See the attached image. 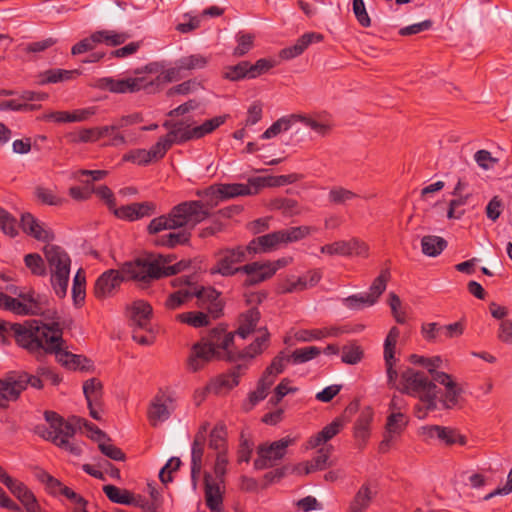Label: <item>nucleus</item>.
Returning a JSON list of instances; mask_svg holds the SVG:
<instances>
[{
    "label": "nucleus",
    "mask_w": 512,
    "mask_h": 512,
    "mask_svg": "<svg viewBox=\"0 0 512 512\" xmlns=\"http://www.w3.org/2000/svg\"><path fill=\"white\" fill-rule=\"evenodd\" d=\"M27 385L33 388L41 389L42 380L39 376L29 375L28 373H19L0 380V406L5 407L8 401L16 400L20 393L26 389Z\"/></svg>",
    "instance_id": "9d476101"
},
{
    "label": "nucleus",
    "mask_w": 512,
    "mask_h": 512,
    "mask_svg": "<svg viewBox=\"0 0 512 512\" xmlns=\"http://www.w3.org/2000/svg\"><path fill=\"white\" fill-rule=\"evenodd\" d=\"M373 421V411L367 407L361 411L355 423V437L366 439L369 436L370 425Z\"/></svg>",
    "instance_id": "49530a36"
},
{
    "label": "nucleus",
    "mask_w": 512,
    "mask_h": 512,
    "mask_svg": "<svg viewBox=\"0 0 512 512\" xmlns=\"http://www.w3.org/2000/svg\"><path fill=\"white\" fill-rule=\"evenodd\" d=\"M423 432L430 438L437 437L447 445L459 444L464 446L467 444V438L451 428L434 425L423 427Z\"/></svg>",
    "instance_id": "2f4dec72"
},
{
    "label": "nucleus",
    "mask_w": 512,
    "mask_h": 512,
    "mask_svg": "<svg viewBox=\"0 0 512 512\" xmlns=\"http://www.w3.org/2000/svg\"><path fill=\"white\" fill-rule=\"evenodd\" d=\"M45 419L48 422V427L39 428L41 436L61 449L79 456L82 453V448L71 440L76 431L75 427L55 412H46Z\"/></svg>",
    "instance_id": "0eeeda50"
},
{
    "label": "nucleus",
    "mask_w": 512,
    "mask_h": 512,
    "mask_svg": "<svg viewBox=\"0 0 512 512\" xmlns=\"http://www.w3.org/2000/svg\"><path fill=\"white\" fill-rule=\"evenodd\" d=\"M95 114L92 107L76 109L73 112L55 111L47 115V119L57 123L83 122Z\"/></svg>",
    "instance_id": "72a5a7b5"
},
{
    "label": "nucleus",
    "mask_w": 512,
    "mask_h": 512,
    "mask_svg": "<svg viewBox=\"0 0 512 512\" xmlns=\"http://www.w3.org/2000/svg\"><path fill=\"white\" fill-rule=\"evenodd\" d=\"M399 337L400 330L398 327L393 326L389 330L383 344V359L387 376V384L389 387H395L396 380L398 378L396 365L399 362V359L396 357V348Z\"/></svg>",
    "instance_id": "f3484780"
},
{
    "label": "nucleus",
    "mask_w": 512,
    "mask_h": 512,
    "mask_svg": "<svg viewBox=\"0 0 512 512\" xmlns=\"http://www.w3.org/2000/svg\"><path fill=\"white\" fill-rule=\"evenodd\" d=\"M234 337V332H228L224 327L218 326L213 328L203 340L210 348H213L217 359L234 361L236 353Z\"/></svg>",
    "instance_id": "2eb2a0df"
},
{
    "label": "nucleus",
    "mask_w": 512,
    "mask_h": 512,
    "mask_svg": "<svg viewBox=\"0 0 512 512\" xmlns=\"http://www.w3.org/2000/svg\"><path fill=\"white\" fill-rule=\"evenodd\" d=\"M209 447L218 452H227L226 431L222 424L216 425L210 432Z\"/></svg>",
    "instance_id": "603ef678"
},
{
    "label": "nucleus",
    "mask_w": 512,
    "mask_h": 512,
    "mask_svg": "<svg viewBox=\"0 0 512 512\" xmlns=\"http://www.w3.org/2000/svg\"><path fill=\"white\" fill-rule=\"evenodd\" d=\"M247 364H238L230 373L220 375L210 385L209 390L221 394L238 385L239 378L247 370Z\"/></svg>",
    "instance_id": "cd10ccee"
},
{
    "label": "nucleus",
    "mask_w": 512,
    "mask_h": 512,
    "mask_svg": "<svg viewBox=\"0 0 512 512\" xmlns=\"http://www.w3.org/2000/svg\"><path fill=\"white\" fill-rule=\"evenodd\" d=\"M82 72L79 69L66 70V69H49L44 71L40 75V83L45 84H56L60 82H67L74 80L80 76Z\"/></svg>",
    "instance_id": "c9c22d12"
},
{
    "label": "nucleus",
    "mask_w": 512,
    "mask_h": 512,
    "mask_svg": "<svg viewBox=\"0 0 512 512\" xmlns=\"http://www.w3.org/2000/svg\"><path fill=\"white\" fill-rule=\"evenodd\" d=\"M130 318L137 328L148 329L152 315L151 305L144 300H135L129 307Z\"/></svg>",
    "instance_id": "473e14b6"
},
{
    "label": "nucleus",
    "mask_w": 512,
    "mask_h": 512,
    "mask_svg": "<svg viewBox=\"0 0 512 512\" xmlns=\"http://www.w3.org/2000/svg\"><path fill=\"white\" fill-rule=\"evenodd\" d=\"M313 231L312 227L306 225L282 229L285 244L300 241L309 236Z\"/></svg>",
    "instance_id": "052dcab7"
},
{
    "label": "nucleus",
    "mask_w": 512,
    "mask_h": 512,
    "mask_svg": "<svg viewBox=\"0 0 512 512\" xmlns=\"http://www.w3.org/2000/svg\"><path fill=\"white\" fill-rule=\"evenodd\" d=\"M247 254H251L250 249H248V245L227 248L219 251L216 263L211 267L210 273L220 274L222 276H232L241 272V266L237 267L236 264L244 262Z\"/></svg>",
    "instance_id": "f8f14e48"
},
{
    "label": "nucleus",
    "mask_w": 512,
    "mask_h": 512,
    "mask_svg": "<svg viewBox=\"0 0 512 512\" xmlns=\"http://www.w3.org/2000/svg\"><path fill=\"white\" fill-rule=\"evenodd\" d=\"M94 127L82 128L65 134V139L69 144H82L96 142Z\"/></svg>",
    "instance_id": "6e6d98bb"
},
{
    "label": "nucleus",
    "mask_w": 512,
    "mask_h": 512,
    "mask_svg": "<svg viewBox=\"0 0 512 512\" xmlns=\"http://www.w3.org/2000/svg\"><path fill=\"white\" fill-rule=\"evenodd\" d=\"M43 252L50 272L51 286L56 295L63 298L67 294L70 280V256L62 247L53 244H47Z\"/></svg>",
    "instance_id": "423d86ee"
},
{
    "label": "nucleus",
    "mask_w": 512,
    "mask_h": 512,
    "mask_svg": "<svg viewBox=\"0 0 512 512\" xmlns=\"http://www.w3.org/2000/svg\"><path fill=\"white\" fill-rule=\"evenodd\" d=\"M296 437L286 436L270 444H262L258 447V457L254 461V467L258 470L273 467L285 456L287 447L296 442Z\"/></svg>",
    "instance_id": "ddd939ff"
},
{
    "label": "nucleus",
    "mask_w": 512,
    "mask_h": 512,
    "mask_svg": "<svg viewBox=\"0 0 512 512\" xmlns=\"http://www.w3.org/2000/svg\"><path fill=\"white\" fill-rule=\"evenodd\" d=\"M214 358H217V356L213 348H210L204 340H202L193 345L187 360V367L190 371L196 372Z\"/></svg>",
    "instance_id": "bb28decb"
},
{
    "label": "nucleus",
    "mask_w": 512,
    "mask_h": 512,
    "mask_svg": "<svg viewBox=\"0 0 512 512\" xmlns=\"http://www.w3.org/2000/svg\"><path fill=\"white\" fill-rule=\"evenodd\" d=\"M204 432L205 427H203V431H199L196 434L191 448V481L194 488L197 485V479L202 470V459L206 441Z\"/></svg>",
    "instance_id": "c85d7f7f"
},
{
    "label": "nucleus",
    "mask_w": 512,
    "mask_h": 512,
    "mask_svg": "<svg viewBox=\"0 0 512 512\" xmlns=\"http://www.w3.org/2000/svg\"><path fill=\"white\" fill-rule=\"evenodd\" d=\"M225 120L226 116H216L195 127H190L189 125H184L182 123L170 125L168 121H166L163 126L170 129L165 136L170 140L171 145H173L174 143H183L192 139H200L212 133L224 124Z\"/></svg>",
    "instance_id": "6e6552de"
},
{
    "label": "nucleus",
    "mask_w": 512,
    "mask_h": 512,
    "mask_svg": "<svg viewBox=\"0 0 512 512\" xmlns=\"http://www.w3.org/2000/svg\"><path fill=\"white\" fill-rule=\"evenodd\" d=\"M273 382L271 379L262 376L258 382L257 389L249 394L248 403L244 404L246 410L252 409L257 403L265 399Z\"/></svg>",
    "instance_id": "c03bdc74"
},
{
    "label": "nucleus",
    "mask_w": 512,
    "mask_h": 512,
    "mask_svg": "<svg viewBox=\"0 0 512 512\" xmlns=\"http://www.w3.org/2000/svg\"><path fill=\"white\" fill-rule=\"evenodd\" d=\"M38 321H25L24 323H10L0 320V344L7 343L8 336L12 335L16 343L28 350H34L39 347V343L32 339L34 333H39Z\"/></svg>",
    "instance_id": "1a4fd4ad"
},
{
    "label": "nucleus",
    "mask_w": 512,
    "mask_h": 512,
    "mask_svg": "<svg viewBox=\"0 0 512 512\" xmlns=\"http://www.w3.org/2000/svg\"><path fill=\"white\" fill-rule=\"evenodd\" d=\"M281 245H286L282 230L268 233L251 240L248 244L250 253H266L278 249Z\"/></svg>",
    "instance_id": "b1692460"
},
{
    "label": "nucleus",
    "mask_w": 512,
    "mask_h": 512,
    "mask_svg": "<svg viewBox=\"0 0 512 512\" xmlns=\"http://www.w3.org/2000/svg\"><path fill=\"white\" fill-rule=\"evenodd\" d=\"M305 282L302 277L289 276L279 283L278 291L280 293H293L297 291L305 290Z\"/></svg>",
    "instance_id": "69168bd1"
},
{
    "label": "nucleus",
    "mask_w": 512,
    "mask_h": 512,
    "mask_svg": "<svg viewBox=\"0 0 512 512\" xmlns=\"http://www.w3.org/2000/svg\"><path fill=\"white\" fill-rule=\"evenodd\" d=\"M23 302L0 292V308L18 315H38L43 310L45 298L36 297L34 294L21 295Z\"/></svg>",
    "instance_id": "dca6fc26"
},
{
    "label": "nucleus",
    "mask_w": 512,
    "mask_h": 512,
    "mask_svg": "<svg viewBox=\"0 0 512 512\" xmlns=\"http://www.w3.org/2000/svg\"><path fill=\"white\" fill-rule=\"evenodd\" d=\"M292 262L291 257H283L275 261H255L241 266V273L247 275L244 282L246 286L257 285L275 275V273L289 265Z\"/></svg>",
    "instance_id": "9b49d317"
},
{
    "label": "nucleus",
    "mask_w": 512,
    "mask_h": 512,
    "mask_svg": "<svg viewBox=\"0 0 512 512\" xmlns=\"http://www.w3.org/2000/svg\"><path fill=\"white\" fill-rule=\"evenodd\" d=\"M209 60V57L202 54L183 56L175 61L173 67L163 71L160 79L164 82L177 81L186 76L188 72L204 69L208 65Z\"/></svg>",
    "instance_id": "4468645a"
},
{
    "label": "nucleus",
    "mask_w": 512,
    "mask_h": 512,
    "mask_svg": "<svg viewBox=\"0 0 512 512\" xmlns=\"http://www.w3.org/2000/svg\"><path fill=\"white\" fill-rule=\"evenodd\" d=\"M209 215L208 210L199 201H186L173 207L167 215L152 219L147 227L149 234H158L164 230L181 227H195Z\"/></svg>",
    "instance_id": "f03ea898"
},
{
    "label": "nucleus",
    "mask_w": 512,
    "mask_h": 512,
    "mask_svg": "<svg viewBox=\"0 0 512 512\" xmlns=\"http://www.w3.org/2000/svg\"><path fill=\"white\" fill-rule=\"evenodd\" d=\"M447 241L435 235H427L421 239V248L424 255L436 257L446 248Z\"/></svg>",
    "instance_id": "79ce46f5"
},
{
    "label": "nucleus",
    "mask_w": 512,
    "mask_h": 512,
    "mask_svg": "<svg viewBox=\"0 0 512 512\" xmlns=\"http://www.w3.org/2000/svg\"><path fill=\"white\" fill-rule=\"evenodd\" d=\"M26 267L36 276H44L46 274V267L44 260L39 254H27L24 257Z\"/></svg>",
    "instance_id": "338daca9"
},
{
    "label": "nucleus",
    "mask_w": 512,
    "mask_h": 512,
    "mask_svg": "<svg viewBox=\"0 0 512 512\" xmlns=\"http://www.w3.org/2000/svg\"><path fill=\"white\" fill-rule=\"evenodd\" d=\"M320 353L321 351L318 347L307 346L294 350L290 358L294 364H302L316 358Z\"/></svg>",
    "instance_id": "680f3d73"
},
{
    "label": "nucleus",
    "mask_w": 512,
    "mask_h": 512,
    "mask_svg": "<svg viewBox=\"0 0 512 512\" xmlns=\"http://www.w3.org/2000/svg\"><path fill=\"white\" fill-rule=\"evenodd\" d=\"M259 320L260 312L255 308L249 309L247 312L240 315L239 326L234 334L242 339L247 338L256 330Z\"/></svg>",
    "instance_id": "e433bc0d"
},
{
    "label": "nucleus",
    "mask_w": 512,
    "mask_h": 512,
    "mask_svg": "<svg viewBox=\"0 0 512 512\" xmlns=\"http://www.w3.org/2000/svg\"><path fill=\"white\" fill-rule=\"evenodd\" d=\"M297 122L303 123L306 127L310 128L317 135L326 136L332 129V123L325 116H308L296 114Z\"/></svg>",
    "instance_id": "58836bf2"
},
{
    "label": "nucleus",
    "mask_w": 512,
    "mask_h": 512,
    "mask_svg": "<svg viewBox=\"0 0 512 512\" xmlns=\"http://www.w3.org/2000/svg\"><path fill=\"white\" fill-rule=\"evenodd\" d=\"M176 320L194 328H200L209 324L207 314L204 312H184L176 315Z\"/></svg>",
    "instance_id": "5fc2aeb1"
},
{
    "label": "nucleus",
    "mask_w": 512,
    "mask_h": 512,
    "mask_svg": "<svg viewBox=\"0 0 512 512\" xmlns=\"http://www.w3.org/2000/svg\"><path fill=\"white\" fill-rule=\"evenodd\" d=\"M297 181L296 174L279 175V176H265L256 177L251 179V184L256 186L257 192L263 187H279L287 184H292Z\"/></svg>",
    "instance_id": "a19ab883"
},
{
    "label": "nucleus",
    "mask_w": 512,
    "mask_h": 512,
    "mask_svg": "<svg viewBox=\"0 0 512 512\" xmlns=\"http://www.w3.org/2000/svg\"><path fill=\"white\" fill-rule=\"evenodd\" d=\"M333 447L331 445L322 446L310 461L300 463L297 466L299 474L308 475L310 473L321 471L331 465L329 461Z\"/></svg>",
    "instance_id": "a878e982"
},
{
    "label": "nucleus",
    "mask_w": 512,
    "mask_h": 512,
    "mask_svg": "<svg viewBox=\"0 0 512 512\" xmlns=\"http://www.w3.org/2000/svg\"><path fill=\"white\" fill-rule=\"evenodd\" d=\"M408 424V417L401 411L391 412L386 421L384 438L380 443L381 452H386L391 443L398 438Z\"/></svg>",
    "instance_id": "aec40b11"
},
{
    "label": "nucleus",
    "mask_w": 512,
    "mask_h": 512,
    "mask_svg": "<svg viewBox=\"0 0 512 512\" xmlns=\"http://www.w3.org/2000/svg\"><path fill=\"white\" fill-rule=\"evenodd\" d=\"M345 307L351 310H361L364 307L373 306L375 303L366 292L348 296L343 299Z\"/></svg>",
    "instance_id": "13d9d810"
},
{
    "label": "nucleus",
    "mask_w": 512,
    "mask_h": 512,
    "mask_svg": "<svg viewBox=\"0 0 512 512\" xmlns=\"http://www.w3.org/2000/svg\"><path fill=\"white\" fill-rule=\"evenodd\" d=\"M37 479L45 485L46 491L52 496L62 495L71 503H79L82 496L74 492L71 488L65 486L60 480L54 478L45 471L36 473Z\"/></svg>",
    "instance_id": "5701e85b"
},
{
    "label": "nucleus",
    "mask_w": 512,
    "mask_h": 512,
    "mask_svg": "<svg viewBox=\"0 0 512 512\" xmlns=\"http://www.w3.org/2000/svg\"><path fill=\"white\" fill-rule=\"evenodd\" d=\"M362 358H363V350L358 344L349 343L342 347V355H341L342 362L349 364V365H355V364L359 363L362 360Z\"/></svg>",
    "instance_id": "bf43d9fd"
},
{
    "label": "nucleus",
    "mask_w": 512,
    "mask_h": 512,
    "mask_svg": "<svg viewBox=\"0 0 512 512\" xmlns=\"http://www.w3.org/2000/svg\"><path fill=\"white\" fill-rule=\"evenodd\" d=\"M356 198L358 195L355 192L342 186H334L328 193L329 202L335 205H345Z\"/></svg>",
    "instance_id": "8fccbe9b"
},
{
    "label": "nucleus",
    "mask_w": 512,
    "mask_h": 512,
    "mask_svg": "<svg viewBox=\"0 0 512 512\" xmlns=\"http://www.w3.org/2000/svg\"><path fill=\"white\" fill-rule=\"evenodd\" d=\"M96 37L99 43L115 47L125 43L130 38V35L116 30H100L96 31Z\"/></svg>",
    "instance_id": "a18cd8bd"
},
{
    "label": "nucleus",
    "mask_w": 512,
    "mask_h": 512,
    "mask_svg": "<svg viewBox=\"0 0 512 512\" xmlns=\"http://www.w3.org/2000/svg\"><path fill=\"white\" fill-rule=\"evenodd\" d=\"M256 193L257 188L251 184V179L249 180L248 184H220L218 186H211L207 191V194L211 195L217 200H225L237 196L253 195Z\"/></svg>",
    "instance_id": "4be33fe9"
},
{
    "label": "nucleus",
    "mask_w": 512,
    "mask_h": 512,
    "mask_svg": "<svg viewBox=\"0 0 512 512\" xmlns=\"http://www.w3.org/2000/svg\"><path fill=\"white\" fill-rule=\"evenodd\" d=\"M290 360V356H285L283 353L279 354L266 368L263 376L267 377V379H271L274 383L276 376L284 371L285 363Z\"/></svg>",
    "instance_id": "0e129e2a"
},
{
    "label": "nucleus",
    "mask_w": 512,
    "mask_h": 512,
    "mask_svg": "<svg viewBox=\"0 0 512 512\" xmlns=\"http://www.w3.org/2000/svg\"><path fill=\"white\" fill-rule=\"evenodd\" d=\"M156 206L152 202L132 203L124 205L114 210V214L124 220L135 221L144 217H149L155 213Z\"/></svg>",
    "instance_id": "393cba45"
},
{
    "label": "nucleus",
    "mask_w": 512,
    "mask_h": 512,
    "mask_svg": "<svg viewBox=\"0 0 512 512\" xmlns=\"http://www.w3.org/2000/svg\"><path fill=\"white\" fill-rule=\"evenodd\" d=\"M401 393L417 397L427 409L436 408L438 395L437 386L424 372L407 368L400 375L399 386H395Z\"/></svg>",
    "instance_id": "39448f33"
},
{
    "label": "nucleus",
    "mask_w": 512,
    "mask_h": 512,
    "mask_svg": "<svg viewBox=\"0 0 512 512\" xmlns=\"http://www.w3.org/2000/svg\"><path fill=\"white\" fill-rule=\"evenodd\" d=\"M390 279V272L389 270L385 269L382 270L378 277L374 279L372 282L369 291L366 292L370 298L374 301L376 304L379 297L382 295V293L386 290L387 283Z\"/></svg>",
    "instance_id": "864d4df0"
},
{
    "label": "nucleus",
    "mask_w": 512,
    "mask_h": 512,
    "mask_svg": "<svg viewBox=\"0 0 512 512\" xmlns=\"http://www.w3.org/2000/svg\"><path fill=\"white\" fill-rule=\"evenodd\" d=\"M343 428V421L336 418L330 424L326 425L320 432L312 436L308 443V449H315L336 436Z\"/></svg>",
    "instance_id": "f704fd0d"
},
{
    "label": "nucleus",
    "mask_w": 512,
    "mask_h": 512,
    "mask_svg": "<svg viewBox=\"0 0 512 512\" xmlns=\"http://www.w3.org/2000/svg\"><path fill=\"white\" fill-rule=\"evenodd\" d=\"M151 84L152 82H148L145 77H128L123 79L103 77L96 81L95 87L112 93L124 94L140 91Z\"/></svg>",
    "instance_id": "a211bd4d"
},
{
    "label": "nucleus",
    "mask_w": 512,
    "mask_h": 512,
    "mask_svg": "<svg viewBox=\"0 0 512 512\" xmlns=\"http://www.w3.org/2000/svg\"><path fill=\"white\" fill-rule=\"evenodd\" d=\"M22 230L29 236L38 241L48 242L54 239V234L49 226L31 213H23L20 219Z\"/></svg>",
    "instance_id": "412c9836"
},
{
    "label": "nucleus",
    "mask_w": 512,
    "mask_h": 512,
    "mask_svg": "<svg viewBox=\"0 0 512 512\" xmlns=\"http://www.w3.org/2000/svg\"><path fill=\"white\" fill-rule=\"evenodd\" d=\"M190 236L191 233L187 230L171 232L169 234L157 237L154 240V243L158 246L175 247L176 245L187 243L190 239Z\"/></svg>",
    "instance_id": "09e8293b"
},
{
    "label": "nucleus",
    "mask_w": 512,
    "mask_h": 512,
    "mask_svg": "<svg viewBox=\"0 0 512 512\" xmlns=\"http://www.w3.org/2000/svg\"><path fill=\"white\" fill-rule=\"evenodd\" d=\"M193 297L198 299V306L206 309L213 318H218L221 315L223 303L220 293L212 287L204 288L187 284L167 297L165 307L169 310H176Z\"/></svg>",
    "instance_id": "20e7f679"
},
{
    "label": "nucleus",
    "mask_w": 512,
    "mask_h": 512,
    "mask_svg": "<svg viewBox=\"0 0 512 512\" xmlns=\"http://www.w3.org/2000/svg\"><path fill=\"white\" fill-rule=\"evenodd\" d=\"M174 410L175 402L170 395L157 394L149 406L148 419L152 426H157L166 421Z\"/></svg>",
    "instance_id": "6ab92c4d"
},
{
    "label": "nucleus",
    "mask_w": 512,
    "mask_h": 512,
    "mask_svg": "<svg viewBox=\"0 0 512 512\" xmlns=\"http://www.w3.org/2000/svg\"><path fill=\"white\" fill-rule=\"evenodd\" d=\"M295 123H297L296 114L283 116L275 121L264 133L261 135L262 139H271L276 137L282 132L288 131Z\"/></svg>",
    "instance_id": "37998d69"
},
{
    "label": "nucleus",
    "mask_w": 512,
    "mask_h": 512,
    "mask_svg": "<svg viewBox=\"0 0 512 512\" xmlns=\"http://www.w3.org/2000/svg\"><path fill=\"white\" fill-rule=\"evenodd\" d=\"M0 229L9 237L13 238L18 235L16 218L2 207H0Z\"/></svg>",
    "instance_id": "4d7b16f0"
},
{
    "label": "nucleus",
    "mask_w": 512,
    "mask_h": 512,
    "mask_svg": "<svg viewBox=\"0 0 512 512\" xmlns=\"http://www.w3.org/2000/svg\"><path fill=\"white\" fill-rule=\"evenodd\" d=\"M255 340L243 350H237L235 353V360H251L257 355H260L269 344L270 334L266 328H260L257 331Z\"/></svg>",
    "instance_id": "c756f323"
},
{
    "label": "nucleus",
    "mask_w": 512,
    "mask_h": 512,
    "mask_svg": "<svg viewBox=\"0 0 512 512\" xmlns=\"http://www.w3.org/2000/svg\"><path fill=\"white\" fill-rule=\"evenodd\" d=\"M172 256L149 255L126 263L121 270H108L104 272L95 283V295L97 298L110 296L125 279L149 281L170 276L181 272L186 265L183 262L171 264Z\"/></svg>",
    "instance_id": "f257e3e1"
},
{
    "label": "nucleus",
    "mask_w": 512,
    "mask_h": 512,
    "mask_svg": "<svg viewBox=\"0 0 512 512\" xmlns=\"http://www.w3.org/2000/svg\"><path fill=\"white\" fill-rule=\"evenodd\" d=\"M374 495L375 493L371 490L369 484H363L350 501L348 511L365 512L369 508Z\"/></svg>",
    "instance_id": "ea45409f"
},
{
    "label": "nucleus",
    "mask_w": 512,
    "mask_h": 512,
    "mask_svg": "<svg viewBox=\"0 0 512 512\" xmlns=\"http://www.w3.org/2000/svg\"><path fill=\"white\" fill-rule=\"evenodd\" d=\"M103 492L111 502L125 505L134 503L133 495L126 489H120L114 485H105Z\"/></svg>",
    "instance_id": "de8ad7c7"
},
{
    "label": "nucleus",
    "mask_w": 512,
    "mask_h": 512,
    "mask_svg": "<svg viewBox=\"0 0 512 512\" xmlns=\"http://www.w3.org/2000/svg\"><path fill=\"white\" fill-rule=\"evenodd\" d=\"M205 499L211 512H221L223 497L220 486L211 481L209 474L205 475Z\"/></svg>",
    "instance_id": "4c0bfd02"
},
{
    "label": "nucleus",
    "mask_w": 512,
    "mask_h": 512,
    "mask_svg": "<svg viewBox=\"0 0 512 512\" xmlns=\"http://www.w3.org/2000/svg\"><path fill=\"white\" fill-rule=\"evenodd\" d=\"M324 39L323 35L316 32H309L303 34L294 45L282 49L279 56L283 60H291L301 55L310 44L321 42Z\"/></svg>",
    "instance_id": "7c9ffc66"
},
{
    "label": "nucleus",
    "mask_w": 512,
    "mask_h": 512,
    "mask_svg": "<svg viewBox=\"0 0 512 512\" xmlns=\"http://www.w3.org/2000/svg\"><path fill=\"white\" fill-rule=\"evenodd\" d=\"M83 392L88 406L99 405L102 396V384L99 380L92 378L83 384Z\"/></svg>",
    "instance_id": "3c124183"
},
{
    "label": "nucleus",
    "mask_w": 512,
    "mask_h": 512,
    "mask_svg": "<svg viewBox=\"0 0 512 512\" xmlns=\"http://www.w3.org/2000/svg\"><path fill=\"white\" fill-rule=\"evenodd\" d=\"M98 448L102 454H104L106 457H108L112 460H115V461H124L125 460V454L122 452V450L120 448L116 447L111 442L110 438H106L104 441H100Z\"/></svg>",
    "instance_id": "774afa93"
},
{
    "label": "nucleus",
    "mask_w": 512,
    "mask_h": 512,
    "mask_svg": "<svg viewBox=\"0 0 512 512\" xmlns=\"http://www.w3.org/2000/svg\"><path fill=\"white\" fill-rule=\"evenodd\" d=\"M39 333H34L39 347L34 350H28L33 354L54 353L57 360L68 368L75 369L79 365V356L64 350L63 331L58 322L42 323L38 321Z\"/></svg>",
    "instance_id": "7ed1b4c3"
},
{
    "label": "nucleus",
    "mask_w": 512,
    "mask_h": 512,
    "mask_svg": "<svg viewBox=\"0 0 512 512\" xmlns=\"http://www.w3.org/2000/svg\"><path fill=\"white\" fill-rule=\"evenodd\" d=\"M248 61H242L236 65L228 66L224 69V78L230 81H238L244 78L249 79Z\"/></svg>",
    "instance_id": "e2e57ef3"
}]
</instances>
